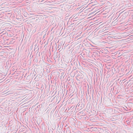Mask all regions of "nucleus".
I'll return each instance as SVG.
<instances>
[{
	"instance_id": "obj_1",
	"label": "nucleus",
	"mask_w": 133,
	"mask_h": 133,
	"mask_svg": "<svg viewBox=\"0 0 133 133\" xmlns=\"http://www.w3.org/2000/svg\"><path fill=\"white\" fill-rule=\"evenodd\" d=\"M101 51L103 54H107L108 52V50L106 49H104L103 50H102Z\"/></svg>"
},
{
	"instance_id": "obj_2",
	"label": "nucleus",
	"mask_w": 133,
	"mask_h": 133,
	"mask_svg": "<svg viewBox=\"0 0 133 133\" xmlns=\"http://www.w3.org/2000/svg\"><path fill=\"white\" fill-rule=\"evenodd\" d=\"M75 133H82L80 131H77L75 132Z\"/></svg>"
},
{
	"instance_id": "obj_3",
	"label": "nucleus",
	"mask_w": 133,
	"mask_h": 133,
	"mask_svg": "<svg viewBox=\"0 0 133 133\" xmlns=\"http://www.w3.org/2000/svg\"><path fill=\"white\" fill-rule=\"evenodd\" d=\"M76 69V68L75 67H74L73 70H75Z\"/></svg>"
},
{
	"instance_id": "obj_4",
	"label": "nucleus",
	"mask_w": 133,
	"mask_h": 133,
	"mask_svg": "<svg viewBox=\"0 0 133 133\" xmlns=\"http://www.w3.org/2000/svg\"><path fill=\"white\" fill-rule=\"evenodd\" d=\"M30 14L31 15H34V14H32V13H30Z\"/></svg>"
},
{
	"instance_id": "obj_5",
	"label": "nucleus",
	"mask_w": 133,
	"mask_h": 133,
	"mask_svg": "<svg viewBox=\"0 0 133 133\" xmlns=\"http://www.w3.org/2000/svg\"><path fill=\"white\" fill-rule=\"evenodd\" d=\"M68 132H69V133H70V131H69V130L68 131Z\"/></svg>"
},
{
	"instance_id": "obj_6",
	"label": "nucleus",
	"mask_w": 133,
	"mask_h": 133,
	"mask_svg": "<svg viewBox=\"0 0 133 133\" xmlns=\"http://www.w3.org/2000/svg\"><path fill=\"white\" fill-rule=\"evenodd\" d=\"M124 15V14H123V16Z\"/></svg>"
},
{
	"instance_id": "obj_7",
	"label": "nucleus",
	"mask_w": 133,
	"mask_h": 133,
	"mask_svg": "<svg viewBox=\"0 0 133 133\" xmlns=\"http://www.w3.org/2000/svg\"><path fill=\"white\" fill-rule=\"evenodd\" d=\"M59 45H58V48H59Z\"/></svg>"
},
{
	"instance_id": "obj_8",
	"label": "nucleus",
	"mask_w": 133,
	"mask_h": 133,
	"mask_svg": "<svg viewBox=\"0 0 133 133\" xmlns=\"http://www.w3.org/2000/svg\"><path fill=\"white\" fill-rule=\"evenodd\" d=\"M59 45H58V48H59Z\"/></svg>"
},
{
	"instance_id": "obj_9",
	"label": "nucleus",
	"mask_w": 133,
	"mask_h": 133,
	"mask_svg": "<svg viewBox=\"0 0 133 133\" xmlns=\"http://www.w3.org/2000/svg\"><path fill=\"white\" fill-rule=\"evenodd\" d=\"M95 54H97V53H95Z\"/></svg>"
}]
</instances>
